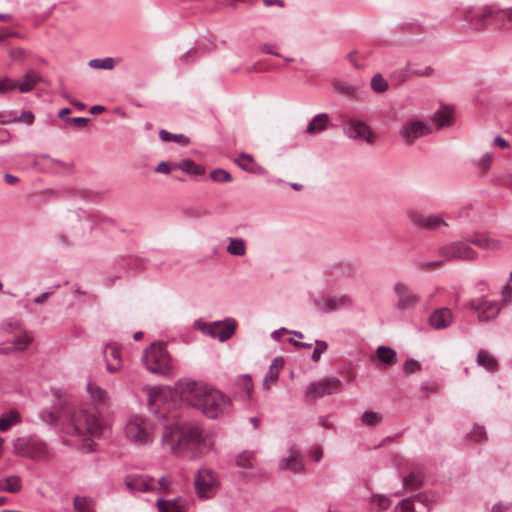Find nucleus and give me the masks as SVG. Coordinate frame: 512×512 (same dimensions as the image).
Here are the masks:
<instances>
[{"label": "nucleus", "mask_w": 512, "mask_h": 512, "mask_svg": "<svg viewBox=\"0 0 512 512\" xmlns=\"http://www.w3.org/2000/svg\"><path fill=\"white\" fill-rule=\"evenodd\" d=\"M178 397L188 406L199 409L211 419L223 417L231 411L228 396L220 390L195 381H180L175 389L152 387L148 390V404L153 413L166 421L162 435L164 445L174 454L189 447L205 453L214 445L212 435L203 434L196 424L182 422L173 399Z\"/></svg>", "instance_id": "obj_1"}, {"label": "nucleus", "mask_w": 512, "mask_h": 512, "mask_svg": "<svg viewBox=\"0 0 512 512\" xmlns=\"http://www.w3.org/2000/svg\"><path fill=\"white\" fill-rule=\"evenodd\" d=\"M86 392L91 404H82L75 409L71 414L70 422L74 435L83 442L81 449L88 453L95 450L93 438L101 437L106 427L98 408L108 407L111 397L107 390L92 380L87 382Z\"/></svg>", "instance_id": "obj_2"}, {"label": "nucleus", "mask_w": 512, "mask_h": 512, "mask_svg": "<svg viewBox=\"0 0 512 512\" xmlns=\"http://www.w3.org/2000/svg\"><path fill=\"white\" fill-rule=\"evenodd\" d=\"M156 427L153 422L142 414L129 415L123 426V436L135 446H147L154 440Z\"/></svg>", "instance_id": "obj_3"}, {"label": "nucleus", "mask_w": 512, "mask_h": 512, "mask_svg": "<svg viewBox=\"0 0 512 512\" xmlns=\"http://www.w3.org/2000/svg\"><path fill=\"white\" fill-rule=\"evenodd\" d=\"M143 364L147 370L154 374L165 375L172 369L171 359L162 342H155L145 349Z\"/></svg>", "instance_id": "obj_4"}, {"label": "nucleus", "mask_w": 512, "mask_h": 512, "mask_svg": "<svg viewBox=\"0 0 512 512\" xmlns=\"http://www.w3.org/2000/svg\"><path fill=\"white\" fill-rule=\"evenodd\" d=\"M494 15L507 16L509 22L512 21V8L505 10L497 9L493 6H485L483 8H468L463 13V19L470 24L476 31L486 29L488 20L493 19Z\"/></svg>", "instance_id": "obj_5"}, {"label": "nucleus", "mask_w": 512, "mask_h": 512, "mask_svg": "<svg viewBox=\"0 0 512 512\" xmlns=\"http://www.w3.org/2000/svg\"><path fill=\"white\" fill-rule=\"evenodd\" d=\"M14 453L34 461H46L50 458L47 445L36 438H18L13 443Z\"/></svg>", "instance_id": "obj_6"}, {"label": "nucleus", "mask_w": 512, "mask_h": 512, "mask_svg": "<svg viewBox=\"0 0 512 512\" xmlns=\"http://www.w3.org/2000/svg\"><path fill=\"white\" fill-rule=\"evenodd\" d=\"M438 256L446 261L463 260L471 261L476 259L477 253L463 241H456L445 244L438 249Z\"/></svg>", "instance_id": "obj_7"}, {"label": "nucleus", "mask_w": 512, "mask_h": 512, "mask_svg": "<svg viewBox=\"0 0 512 512\" xmlns=\"http://www.w3.org/2000/svg\"><path fill=\"white\" fill-rule=\"evenodd\" d=\"M344 133L351 139L363 141L373 145L377 140V135L368 124L357 119H348L344 125Z\"/></svg>", "instance_id": "obj_8"}, {"label": "nucleus", "mask_w": 512, "mask_h": 512, "mask_svg": "<svg viewBox=\"0 0 512 512\" xmlns=\"http://www.w3.org/2000/svg\"><path fill=\"white\" fill-rule=\"evenodd\" d=\"M342 382L337 378H325L311 383L306 389V397L315 400L320 397L340 392Z\"/></svg>", "instance_id": "obj_9"}, {"label": "nucleus", "mask_w": 512, "mask_h": 512, "mask_svg": "<svg viewBox=\"0 0 512 512\" xmlns=\"http://www.w3.org/2000/svg\"><path fill=\"white\" fill-rule=\"evenodd\" d=\"M217 487L218 479L211 469L202 468L198 471L195 478V489L201 498L212 497Z\"/></svg>", "instance_id": "obj_10"}, {"label": "nucleus", "mask_w": 512, "mask_h": 512, "mask_svg": "<svg viewBox=\"0 0 512 512\" xmlns=\"http://www.w3.org/2000/svg\"><path fill=\"white\" fill-rule=\"evenodd\" d=\"M431 132L432 128L429 124L420 120H408L402 125L399 134L407 145H412L417 139Z\"/></svg>", "instance_id": "obj_11"}, {"label": "nucleus", "mask_w": 512, "mask_h": 512, "mask_svg": "<svg viewBox=\"0 0 512 512\" xmlns=\"http://www.w3.org/2000/svg\"><path fill=\"white\" fill-rule=\"evenodd\" d=\"M468 307L477 314L480 322L490 321L497 317L501 306L496 301H490L483 297L469 302Z\"/></svg>", "instance_id": "obj_12"}, {"label": "nucleus", "mask_w": 512, "mask_h": 512, "mask_svg": "<svg viewBox=\"0 0 512 512\" xmlns=\"http://www.w3.org/2000/svg\"><path fill=\"white\" fill-rule=\"evenodd\" d=\"M236 326L237 323L234 319H227L209 324L203 323L199 325V328L213 338L225 341L234 334Z\"/></svg>", "instance_id": "obj_13"}, {"label": "nucleus", "mask_w": 512, "mask_h": 512, "mask_svg": "<svg viewBox=\"0 0 512 512\" xmlns=\"http://www.w3.org/2000/svg\"><path fill=\"white\" fill-rule=\"evenodd\" d=\"M394 292L397 297L396 309L399 311H407L414 309L419 301L420 296L414 293L406 284L398 282L394 285Z\"/></svg>", "instance_id": "obj_14"}, {"label": "nucleus", "mask_w": 512, "mask_h": 512, "mask_svg": "<svg viewBox=\"0 0 512 512\" xmlns=\"http://www.w3.org/2000/svg\"><path fill=\"white\" fill-rule=\"evenodd\" d=\"M408 217L414 225L421 229L436 230L442 226H447V223L439 215H426L412 210L409 211Z\"/></svg>", "instance_id": "obj_15"}, {"label": "nucleus", "mask_w": 512, "mask_h": 512, "mask_svg": "<svg viewBox=\"0 0 512 512\" xmlns=\"http://www.w3.org/2000/svg\"><path fill=\"white\" fill-rule=\"evenodd\" d=\"M426 495L419 494L413 498L402 500L395 508V512H428Z\"/></svg>", "instance_id": "obj_16"}, {"label": "nucleus", "mask_w": 512, "mask_h": 512, "mask_svg": "<svg viewBox=\"0 0 512 512\" xmlns=\"http://www.w3.org/2000/svg\"><path fill=\"white\" fill-rule=\"evenodd\" d=\"M453 313L449 308H438L432 312L429 317V325L436 329L441 330L449 327L453 322Z\"/></svg>", "instance_id": "obj_17"}, {"label": "nucleus", "mask_w": 512, "mask_h": 512, "mask_svg": "<svg viewBox=\"0 0 512 512\" xmlns=\"http://www.w3.org/2000/svg\"><path fill=\"white\" fill-rule=\"evenodd\" d=\"M279 467L283 470L299 473L304 470V462L300 453L297 450L291 449L288 451V454L280 460Z\"/></svg>", "instance_id": "obj_18"}, {"label": "nucleus", "mask_w": 512, "mask_h": 512, "mask_svg": "<svg viewBox=\"0 0 512 512\" xmlns=\"http://www.w3.org/2000/svg\"><path fill=\"white\" fill-rule=\"evenodd\" d=\"M104 358L106 361V368L109 372L114 373L121 369L122 359L120 349L115 344H108L104 350Z\"/></svg>", "instance_id": "obj_19"}, {"label": "nucleus", "mask_w": 512, "mask_h": 512, "mask_svg": "<svg viewBox=\"0 0 512 512\" xmlns=\"http://www.w3.org/2000/svg\"><path fill=\"white\" fill-rule=\"evenodd\" d=\"M42 81V76L39 72L29 69L22 76L21 79L17 80V87L20 93L31 92L38 83Z\"/></svg>", "instance_id": "obj_20"}, {"label": "nucleus", "mask_w": 512, "mask_h": 512, "mask_svg": "<svg viewBox=\"0 0 512 512\" xmlns=\"http://www.w3.org/2000/svg\"><path fill=\"white\" fill-rule=\"evenodd\" d=\"M454 120L455 110L452 106L447 105H442L441 108L435 112L432 118V121L435 123L437 129L452 125Z\"/></svg>", "instance_id": "obj_21"}, {"label": "nucleus", "mask_w": 512, "mask_h": 512, "mask_svg": "<svg viewBox=\"0 0 512 512\" xmlns=\"http://www.w3.org/2000/svg\"><path fill=\"white\" fill-rule=\"evenodd\" d=\"M126 485L128 489L133 491L149 492L156 490L155 479L146 476L129 477L126 479Z\"/></svg>", "instance_id": "obj_22"}, {"label": "nucleus", "mask_w": 512, "mask_h": 512, "mask_svg": "<svg viewBox=\"0 0 512 512\" xmlns=\"http://www.w3.org/2000/svg\"><path fill=\"white\" fill-rule=\"evenodd\" d=\"M349 302V297L343 295L340 297H325L321 300H317L315 304L323 312H332L346 306Z\"/></svg>", "instance_id": "obj_23"}, {"label": "nucleus", "mask_w": 512, "mask_h": 512, "mask_svg": "<svg viewBox=\"0 0 512 512\" xmlns=\"http://www.w3.org/2000/svg\"><path fill=\"white\" fill-rule=\"evenodd\" d=\"M156 507L158 512H186L188 509V502L181 497L174 500L158 499Z\"/></svg>", "instance_id": "obj_24"}, {"label": "nucleus", "mask_w": 512, "mask_h": 512, "mask_svg": "<svg viewBox=\"0 0 512 512\" xmlns=\"http://www.w3.org/2000/svg\"><path fill=\"white\" fill-rule=\"evenodd\" d=\"M235 162L241 169L245 170L246 172L258 175L265 173L264 168L256 163L253 157L249 154H240Z\"/></svg>", "instance_id": "obj_25"}, {"label": "nucleus", "mask_w": 512, "mask_h": 512, "mask_svg": "<svg viewBox=\"0 0 512 512\" xmlns=\"http://www.w3.org/2000/svg\"><path fill=\"white\" fill-rule=\"evenodd\" d=\"M471 243L482 249L496 250L500 248L501 243L498 239L492 237L489 234H475L471 239Z\"/></svg>", "instance_id": "obj_26"}, {"label": "nucleus", "mask_w": 512, "mask_h": 512, "mask_svg": "<svg viewBox=\"0 0 512 512\" xmlns=\"http://www.w3.org/2000/svg\"><path fill=\"white\" fill-rule=\"evenodd\" d=\"M283 367V360L281 358H275L269 367V370L264 378L263 387L264 389H270V386L276 383L279 377L280 370Z\"/></svg>", "instance_id": "obj_27"}, {"label": "nucleus", "mask_w": 512, "mask_h": 512, "mask_svg": "<svg viewBox=\"0 0 512 512\" xmlns=\"http://www.w3.org/2000/svg\"><path fill=\"white\" fill-rule=\"evenodd\" d=\"M34 166L42 171L56 172L60 167V162L48 155H39L34 160Z\"/></svg>", "instance_id": "obj_28"}, {"label": "nucleus", "mask_w": 512, "mask_h": 512, "mask_svg": "<svg viewBox=\"0 0 512 512\" xmlns=\"http://www.w3.org/2000/svg\"><path fill=\"white\" fill-rule=\"evenodd\" d=\"M332 85L336 92H338L339 94L350 99L356 97L357 87L355 85L340 79H334L332 81Z\"/></svg>", "instance_id": "obj_29"}, {"label": "nucleus", "mask_w": 512, "mask_h": 512, "mask_svg": "<svg viewBox=\"0 0 512 512\" xmlns=\"http://www.w3.org/2000/svg\"><path fill=\"white\" fill-rule=\"evenodd\" d=\"M328 122L329 117L327 114H318L308 124L306 132L308 134H317L321 131H324L328 125Z\"/></svg>", "instance_id": "obj_30"}, {"label": "nucleus", "mask_w": 512, "mask_h": 512, "mask_svg": "<svg viewBox=\"0 0 512 512\" xmlns=\"http://www.w3.org/2000/svg\"><path fill=\"white\" fill-rule=\"evenodd\" d=\"M173 168L180 169L183 172L190 175H202L205 172L204 167L196 164L194 161L190 159H184L178 163L173 165Z\"/></svg>", "instance_id": "obj_31"}, {"label": "nucleus", "mask_w": 512, "mask_h": 512, "mask_svg": "<svg viewBox=\"0 0 512 512\" xmlns=\"http://www.w3.org/2000/svg\"><path fill=\"white\" fill-rule=\"evenodd\" d=\"M377 358L384 364L392 366L397 363L396 352L387 346H379L376 350Z\"/></svg>", "instance_id": "obj_32"}, {"label": "nucleus", "mask_w": 512, "mask_h": 512, "mask_svg": "<svg viewBox=\"0 0 512 512\" xmlns=\"http://www.w3.org/2000/svg\"><path fill=\"white\" fill-rule=\"evenodd\" d=\"M477 363L479 366H482L488 371H495L498 367V362L494 358L493 355H491L486 350H480L477 355Z\"/></svg>", "instance_id": "obj_33"}, {"label": "nucleus", "mask_w": 512, "mask_h": 512, "mask_svg": "<svg viewBox=\"0 0 512 512\" xmlns=\"http://www.w3.org/2000/svg\"><path fill=\"white\" fill-rule=\"evenodd\" d=\"M119 62L120 59L107 57L104 59H92L89 61L88 65L93 69L112 70Z\"/></svg>", "instance_id": "obj_34"}, {"label": "nucleus", "mask_w": 512, "mask_h": 512, "mask_svg": "<svg viewBox=\"0 0 512 512\" xmlns=\"http://www.w3.org/2000/svg\"><path fill=\"white\" fill-rule=\"evenodd\" d=\"M227 252L234 256H244L246 254V243L241 238L230 239L227 246Z\"/></svg>", "instance_id": "obj_35"}, {"label": "nucleus", "mask_w": 512, "mask_h": 512, "mask_svg": "<svg viewBox=\"0 0 512 512\" xmlns=\"http://www.w3.org/2000/svg\"><path fill=\"white\" fill-rule=\"evenodd\" d=\"M423 483L422 475L420 473L412 472L403 480L404 489L413 491L421 487Z\"/></svg>", "instance_id": "obj_36"}, {"label": "nucleus", "mask_w": 512, "mask_h": 512, "mask_svg": "<svg viewBox=\"0 0 512 512\" xmlns=\"http://www.w3.org/2000/svg\"><path fill=\"white\" fill-rule=\"evenodd\" d=\"M33 340V336L27 332L22 333L13 341V350L24 351L28 348Z\"/></svg>", "instance_id": "obj_37"}, {"label": "nucleus", "mask_w": 512, "mask_h": 512, "mask_svg": "<svg viewBox=\"0 0 512 512\" xmlns=\"http://www.w3.org/2000/svg\"><path fill=\"white\" fill-rule=\"evenodd\" d=\"M19 421V413L10 411L8 414L0 417V431H7L10 427Z\"/></svg>", "instance_id": "obj_38"}, {"label": "nucleus", "mask_w": 512, "mask_h": 512, "mask_svg": "<svg viewBox=\"0 0 512 512\" xmlns=\"http://www.w3.org/2000/svg\"><path fill=\"white\" fill-rule=\"evenodd\" d=\"M370 503L375 505L377 511H383L390 507L391 500L389 497L382 494H374L370 499Z\"/></svg>", "instance_id": "obj_39"}, {"label": "nucleus", "mask_w": 512, "mask_h": 512, "mask_svg": "<svg viewBox=\"0 0 512 512\" xmlns=\"http://www.w3.org/2000/svg\"><path fill=\"white\" fill-rule=\"evenodd\" d=\"M156 482V492L162 493V494H171L174 492L173 488V482L170 477H161L158 480H155Z\"/></svg>", "instance_id": "obj_40"}, {"label": "nucleus", "mask_w": 512, "mask_h": 512, "mask_svg": "<svg viewBox=\"0 0 512 512\" xmlns=\"http://www.w3.org/2000/svg\"><path fill=\"white\" fill-rule=\"evenodd\" d=\"M4 491L9 493H17L22 488L21 479L18 476H9L4 478Z\"/></svg>", "instance_id": "obj_41"}, {"label": "nucleus", "mask_w": 512, "mask_h": 512, "mask_svg": "<svg viewBox=\"0 0 512 512\" xmlns=\"http://www.w3.org/2000/svg\"><path fill=\"white\" fill-rule=\"evenodd\" d=\"M74 508L76 512H94L93 501L86 497H75Z\"/></svg>", "instance_id": "obj_42"}, {"label": "nucleus", "mask_w": 512, "mask_h": 512, "mask_svg": "<svg viewBox=\"0 0 512 512\" xmlns=\"http://www.w3.org/2000/svg\"><path fill=\"white\" fill-rule=\"evenodd\" d=\"M256 463V457L252 452L244 451L237 457V465L242 468H252Z\"/></svg>", "instance_id": "obj_43"}, {"label": "nucleus", "mask_w": 512, "mask_h": 512, "mask_svg": "<svg viewBox=\"0 0 512 512\" xmlns=\"http://www.w3.org/2000/svg\"><path fill=\"white\" fill-rule=\"evenodd\" d=\"M361 421L366 426H376L382 421V415L374 411H366L362 414Z\"/></svg>", "instance_id": "obj_44"}, {"label": "nucleus", "mask_w": 512, "mask_h": 512, "mask_svg": "<svg viewBox=\"0 0 512 512\" xmlns=\"http://www.w3.org/2000/svg\"><path fill=\"white\" fill-rule=\"evenodd\" d=\"M160 139L164 142L173 141L180 144H187L188 138L183 134H171L166 130H161L159 133Z\"/></svg>", "instance_id": "obj_45"}, {"label": "nucleus", "mask_w": 512, "mask_h": 512, "mask_svg": "<svg viewBox=\"0 0 512 512\" xmlns=\"http://www.w3.org/2000/svg\"><path fill=\"white\" fill-rule=\"evenodd\" d=\"M18 91L17 80L10 77H3L0 79V94H8Z\"/></svg>", "instance_id": "obj_46"}, {"label": "nucleus", "mask_w": 512, "mask_h": 512, "mask_svg": "<svg viewBox=\"0 0 512 512\" xmlns=\"http://www.w3.org/2000/svg\"><path fill=\"white\" fill-rule=\"evenodd\" d=\"M447 262L444 258L435 261H422L419 263V269L424 272H431L443 267Z\"/></svg>", "instance_id": "obj_47"}, {"label": "nucleus", "mask_w": 512, "mask_h": 512, "mask_svg": "<svg viewBox=\"0 0 512 512\" xmlns=\"http://www.w3.org/2000/svg\"><path fill=\"white\" fill-rule=\"evenodd\" d=\"M371 87L376 93H383L388 89V84L381 74H376L371 80Z\"/></svg>", "instance_id": "obj_48"}, {"label": "nucleus", "mask_w": 512, "mask_h": 512, "mask_svg": "<svg viewBox=\"0 0 512 512\" xmlns=\"http://www.w3.org/2000/svg\"><path fill=\"white\" fill-rule=\"evenodd\" d=\"M210 177L213 181L218 183L231 182L232 176L229 172L223 169H215L210 173Z\"/></svg>", "instance_id": "obj_49"}, {"label": "nucleus", "mask_w": 512, "mask_h": 512, "mask_svg": "<svg viewBox=\"0 0 512 512\" xmlns=\"http://www.w3.org/2000/svg\"><path fill=\"white\" fill-rule=\"evenodd\" d=\"M238 385L241 387V389L246 393L247 398H251V394L253 391V383L248 375H243L238 379Z\"/></svg>", "instance_id": "obj_50"}, {"label": "nucleus", "mask_w": 512, "mask_h": 512, "mask_svg": "<svg viewBox=\"0 0 512 512\" xmlns=\"http://www.w3.org/2000/svg\"><path fill=\"white\" fill-rule=\"evenodd\" d=\"M493 162V155L490 154V153H486L482 156V158L479 160V162L477 163L478 167H479V170H480V173L481 174H485L488 172L491 164Z\"/></svg>", "instance_id": "obj_51"}, {"label": "nucleus", "mask_w": 512, "mask_h": 512, "mask_svg": "<svg viewBox=\"0 0 512 512\" xmlns=\"http://www.w3.org/2000/svg\"><path fill=\"white\" fill-rule=\"evenodd\" d=\"M328 348V344L325 342V341H322V340H316L315 342V348H314V351L312 353V360L314 362H318L321 358V355L324 351H326Z\"/></svg>", "instance_id": "obj_52"}, {"label": "nucleus", "mask_w": 512, "mask_h": 512, "mask_svg": "<svg viewBox=\"0 0 512 512\" xmlns=\"http://www.w3.org/2000/svg\"><path fill=\"white\" fill-rule=\"evenodd\" d=\"M34 119H35L34 114L31 111H24L21 113V115L19 117L14 118L12 120H8V121H2L1 123L5 124V123H10V122H22L27 125H31L34 122Z\"/></svg>", "instance_id": "obj_53"}, {"label": "nucleus", "mask_w": 512, "mask_h": 512, "mask_svg": "<svg viewBox=\"0 0 512 512\" xmlns=\"http://www.w3.org/2000/svg\"><path fill=\"white\" fill-rule=\"evenodd\" d=\"M502 302L503 304L512 302V272L510 274V283H508L502 290Z\"/></svg>", "instance_id": "obj_54"}, {"label": "nucleus", "mask_w": 512, "mask_h": 512, "mask_svg": "<svg viewBox=\"0 0 512 512\" xmlns=\"http://www.w3.org/2000/svg\"><path fill=\"white\" fill-rule=\"evenodd\" d=\"M421 369V365L416 360L410 359L404 363L403 370L406 374H412Z\"/></svg>", "instance_id": "obj_55"}, {"label": "nucleus", "mask_w": 512, "mask_h": 512, "mask_svg": "<svg viewBox=\"0 0 512 512\" xmlns=\"http://www.w3.org/2000/svg\"><path fill=\"white\" fill-rule=\"evenodd\" d=\"M434 69L430 66H426L421 69H411L410 74L412 76H418V77H429L433 74Z\"/></svg>", "instance_id": "obj_56"}, {"label": "nucleus", "mask_w": 512, "mask_h": 512, "mask_svg": "<svg viewBox=\"0 0 512 512\" xmlns=\"http://www.w3.org/2000/svg\"><path fill=\"white\" fill-rule=\"evenodd\" d=\"M470 437L474 441H481L486 438L485 429L481 426L474 427L473 431L470 434Z\"/></svg>", "instance_id": "obj_57"}, {"label": "nucleus", "mask_w": 512, "mask_h": 512, "mask_svg": "<svg viewBox=\"0 0 512 512\" xmlns=\"http://www.w3.org/2000/svg\"><path fill=\"white\" fill-rule=\"evenodd\" d=\"M9 55L14 60H23L26 57V51L22 48H12L9 50Z\"/></svg>", "instance_id": "obj_58"}, {"label": "nucleus", "mask_w": 512, "mask_h": 512, "mask_svg": "<svg viewBox=\"0 0 512 512\" xmlns=\"http://www.w3.org/2000/svg\"><path fill=\"white\" fill-rule=\"evenodd\" d=\"M69 123L73 124L74 126L76 127H85L88 122H89V119L88 118H84V117H74V118H70L67 120Z\"/></svg>", "instance_id": "obj_59"}, {"label": "nucleus", "mask_w": 512, "mask_h": 512, "mask_svg": "<svg viewBox=\"0 0 512 512\" xmlns=\"http://www.w3.org/2000/svg\"><path fill=\"white\" fill-rule=\"evenodd\" d=\"M493 19L496 20V22L500 25L501 28L508 29V28L511 27L510 24L512 23V21L509 22L507 20V16L506 15L505 16H503V15H501V16L500 15H494Z\"/></svg>", "instance_id": "obj_60"}, {"label": "nucleus", "mask_w": 512, "mask_h": 512, "mask_svg": "<svg viewBox=\"0 0 512 512\" xmlns=\"http://www.w3.org/2000/svg\"><path fill=\"white\" fill-rule=\"evenodd\" d=\"M172 170V166L168 162H161L155 168V172L162 174H169Z\"/></svg>", "instance_id": "obj_61"}, {"label": "nucleus", "mask_w": 512, "mask_h": 512, "mask_svg": "<svg viewBox=\"0 0 512 512\" xmlns=\"http://www.w3.org/2000/svg\"><path fill=\"white\" fill-rule=\"evenodd\" d=\"M510 510V505L508 503L498 502L493 505L491 512H508Z\"/></svg>", "instance_id": "obj_62"}, {"label": "nucleus", "mask_w": 512, "mask_h": 512, "mask_svg": "<svg viewBox=\"0 0 512 512\" xmlns=\"http://www.w3.org/2000/svg\"><path fill=\"white\" fill-rule=\"evenodd\" d=\"M9 37H19V34L12 29H3L0 32V42L4 41Z\"/></svg>", "instance_id": "obj_63"}, {"label": "nucleus", "mask_w": 512, "mask_h": 512, "mask_svg": "<svg viewBox=\"0 0 512 512\" xmlns=\"http://www.w3.org/2000/svg\"><path fill=\"white\" fill-rule=\"evenodd\" d=\"M322 455L323 451L319 447H314L310 452L311 458L316 462H318L321 459Z\"/></svg>", "instance_id": "obj_64"}]
</instances>
